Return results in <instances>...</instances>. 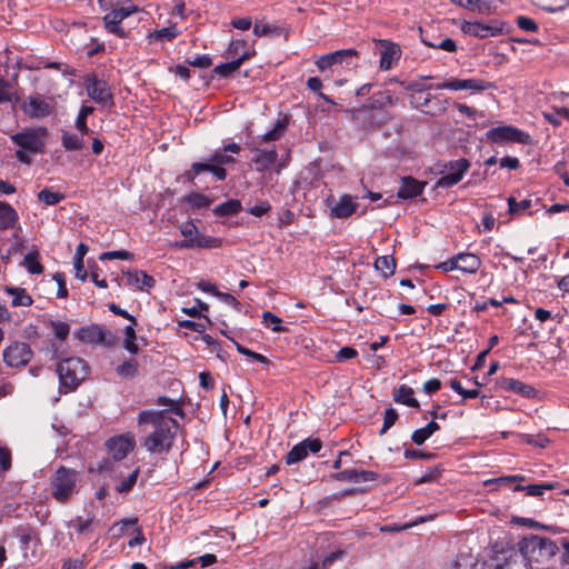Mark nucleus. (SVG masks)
Returning <instances> with one entry per match:
<instances>
[{"label": "nucleus", "instance_id": "obj_1", "mask_svg": "<svg viewBox=\"0 0 569 569\" xmlns=\"http://www.w3.org/2000/svg\"><path fill=\"white\" fill-rule=\"evenodd\" d=\"M138 423L153 427V431L142 441L149 453H168L171 450L179 422L170 416L169 410H142Z\"/></svg>", "mask_w": 569, "mask_h": 569}, {"label": "nucleus", "instance_id": "obj_2", "mask_svg": "<svg viewBox=\"0 0 569 569\" xmlns=\"http://www.w3.org/2000/svg\"><path fill=\"white\" fill-rule=\"evenodd\" d=\"M48 129L43 126L26 127L10 136L17 150L16 159L27 166L32 163V156L41 154L46 149Z\"/></svg>", "mask_w": 569, "mask_h": 569}, {"label": "nucleus", "instance_id": "obj_3", "mask_svg": "<svg viewBox=\"0 0 569 569\" xmlns=\"http://www.w3.org/2000/svg\"><path fill=\"white\" fill-rule=\"evenodd\" d=\"M241 148L238 143H228L222 149L216 150L211 154L209 162H193L191 169L186 173L188 180L192 181L201 172H211L218 181H223L227 178V171L223 166L234 162V158L227 153L238 154Z\"/></svg>", "mask_w": 569, "mask_h": 569}, {"label": "nucleus", "instance_id": "obj_4", "mask_svg": "<svg viewBox=\"0 0 569 569\" xmlns=\"http://www.w3.org/2000/svg\"><path fill=\"white\" fill-rule=\"evenodd\" d=\"M398 98L389 90L377 91L367 103L358 109V113H368L372 126H381L392 120L389 108L395 106Z\"/></svg>", "mask_w": 569, "mask_h": 569}, {"label": "nucleus", "instance_id": "obj_5", "mask_svg": "<svg viewBox=\"0 0 569 569\" xmlns=\"http://www.w3.org/2000/svg\"><path fill=\"white\" fill-rule=\"evenodd\" d=\"M520 555L530 565L532 562H543L552 558L558 547L550 538L541 537L538 535H529L523 537L518 543Z\"/></svg>", "mask_w": 569, "mask_h": 569}, {"label": "nucleus", "instance_id": "obj_6", "mask_svg": "<svg viewBox=\"0 0 569 569\" xmlns=\"http://www.w3.org/2000/svg\"><path fill=\"white\" fill-rule=\"evenodd\" d=\"M57 372L60 381V391L68 393L77 389L89 372L88 363L78 357H70L58 363Z\"/></svg>", "mask_w": 569, "mask_h": 569}, {"label": "nucleus", "instance_id": "obj_7", "mask_svg": "<svg viewBox=\"0 0 569 569\" xmlns=\"http://www.w3.org/2000/svg\"><path fill=\"white\" fill-rule=\"evenodd\" d=\"M78 472L64 466L59 467L51 477V496L60 503L68 502L78 492Z\"/></svg>", "mask_w": 569, "mask_h": 569}, {"label": "nucleus", "instance_id": "obj_8", "mask_svg": "<svg viewBox=\"0 0 569 569\" xmlns=\"http://www.w3.org/2000/svg\"><path fill=\"white\" fill-rule=\"evenodd\" d=\"M77 339L90 345H101L107 348L116 346L118 338L114 333L108 330L104 326L91 323L90 326L81 327L76 332Z\"/></svg>", "mask_w": 569, "mask_h": 569}, {"label": "nucleus", "instance_id": "obj_9", "mask_svg": "<svg viewBox=\"0 0 569 569\" xmlns=\"http://www.w3.org/2000/svg\"><path fill=\"white\" fill-rule=\"evenodd\" d=\"M139 7L128 6L117 9H111L108 13L102 17L103 28L108 33L114 34L118 38L126 39L129 36V31H126L121 22L133 13L139 12Z\"/></svg>", "mask_w": 569, "mask_h": 569}, {"label": "nucleus", "instance_id": "obj_10", "mask_svg": "<svg viewBox=\"0 0 569 569\" xmlns=\"http://www.w3.org/2000/svg\"><path fill=\"white\" fill-rule=\"evenodd\" d=\"M461 31L465 34H469L479 39H486L489 37H497L508 33L507 23L497 19L490 20L488 23H481L478 21H463L461 24Z\"/></svg>", "mask_w": 569, "mask_h": 569}, {"label": "nucleus", "instance_id": "obj_11", "mask_svg": "<svg viewBox=\"0 0 569 569\" xmlns=\"http://www.w3.org/2000/svg\"><path fill=\"white\" fill-rule=\"evenodd\" d=\"M487 140L503 144L508 142H517L521 144L531 143V137L528 132L513 126H498L486 132Z\"/></svg>", "mask_w": 569, "mask_h": 569}, {"label": "nucleus", "instance_id": "obj_12", "mask_svg": "<svg viewBox=\"0 0 569 569\" xmlns=\"http://www.w3.org/2000/svg\"><path fill=\"white\" fill-rule=\"evenodd\" d=\"M22 112L30 119H43L54 110L53 99L40 93L28 96L21 104Z\"/></svg>", "mask_w": 569, "mask_h": 569}, {"label": "nucleus", "instance_id": "obj_13", "mask_svg": "<svg viewBox=\"0 0 569 569\" xmlns=\"http://www.w3.org/2000/svg\"><path fill=\"white\" fill-rule=\"evenodd\" d=\"M470 168V162L466 158L449 161L445 164L446 172L437 180L438 188H451L458 184Z\"/></svg>", "mask_w": 569, "mask_h": 569}, {"label": "nucleus", "instance_id": "obj_14", "mask_svg": "<svg viewBox=\"0 0 569 569\" xmlns=\"http://www.w3.org/2000/svg\"><path fill=\"white\" fill-rule=\"evenodd\" d=\"M329 209V217L332 219H347L351 217L358 209L359 204L348 193H343L338 200L333 196H329L326 201Z\"/></svg>", "mask_w": 569, "mask_h": 569}, {"label": "nucleus", "instance_id": "obj_15", "mask_svg": "<svg viewBox=\"0 0 569 569\" xmlns=\"http://www.w3.org/2000/svg\"><path fill=\"white\" fill-rule=\"evenodd\" d=\"M358 58V51L356 49H341L323 56H320L316 60V66L319 71L323 72L337 64H343L350 67L355 64V60Z\"/></svg>", "mask_w": 569, "mask_h": 569}, {"label": "nucleus", "instance_id": "obj_16", "mask_svg": "<svg viewBox=\"0 0 569 569\" xmlns=\"http://www.w3.org/2000/svg\"><path fill=\"white\" fill-rule=\"evenodd\" d=\"M33 352L26 342L14 341L3 350V361L8 367L18 368L26 366Z\"/></svg>", "mask_w": 569, "mask_h": 569}, {"label": "nucleus", "instance_id": "obj_17", "mask_svg": "<svg viewBox=\"0 0 569 569\" xmlns=\"http://www.w3.org/2000/svg\"><path fill=\"white\" fill-rule=\"evenodd\" d=\"M495 88V84L492 82L482 80V79H450L448 81H445L442 83H439L435 87L437 90H470L471 92H482L489 89Z\"/></svg>", "mask_w": 569, "mask_h": 569}, {"label": "nucleus", "instance_id": "obj_18", "mask_svg": "<svg viewBox=\"0 0 569 569\" xmlns=\"http://www.w3.org/2000/svg\"><path fill=\"white\" fill-rule=\"evenodd\" d=\"M136 440L131 433L114 436L107 440L106 447L113 460L124 459L134 449Z\"/></svg>", "mask_w": 569, "mask_h": 569}, {"label": "nucleus", "instance_id": "obj_19", "mask_svg": "<svg viewBox=\"0 0 569 569\" xmlns=\"http://www.w3.org/2000/svg\"><path fill=\"white\" fill-rule=\"evenodd\" d=\"M84 87L88 96L97 103L112 104V93L104 80L98 79L94 74L88 76L84 79Z\"/></svg>", "mask_w": 569, "mask_h": 569}, {"label": "nucleus", "instance_id": "obj_20", "mask_svg": "<svg viewBox=\"0 0 569 569\" xmlns=\"http://www.w3.org/2000/svg\"><path fill=\"white\" fill-rule=\"evenodd\" d=\"M124 286L132 290L149 291L156 284L153 277L149 276L143 270H129L123 272Z\"/></svg>", "mask_w": 569, "mask_h": 569}, {"label": "nucleus", "instance_id": "obj_21", "mask_svg": "<svg viewBox=\"0 0 569 569\" xmlns=\"http://www.w3.org/2000/svg\"><path fill=\"white\" fill-rule=\"evenodd\" d=\"M496 383L499 389L513 392L527 399L535 398L538 393L532 386L515 378L500 377Z\"/></svg>", "mask_w": 569, "mask_h": 569}, {"label": "nucleus", "instance_id": "obj_22", "mask_svg": "<svg viewBox=\"0 0 569 569\" xmlns=\"http://www.w3.org/2000/svg\"><path fill=\"white\" fill-rule=\"evenodd\" d=\"M250 150L254 153L252 162L256 166V170L259 172L269 170L278 159V153L274 148L260 149L254 146H250Z\"/></svg>", "mask_w": 569, "mask_h": 569}, {"label": "nucleus", "instance_id": "obj_23", "mask_svg": "<svg viewBox=\"0 0 569 569\" xmlns=\"http://www.w3.org/2000/svg\"><path fill=\"white\" fill-rule=\"evenodd\" d=\"M221 244L222 240L220 238L206 236L203 233L196 234L194 239H183L176 243V246L180 249H214L221 247Z\"/></svg>", "mask_w": 569, "mask_h": 569}, {"label": "nucleus", "instance_id": "obj_24", "mask_svg": "<svg viewBox=\"0 0 569 569\" xmlns=\"http://www.w3.org/2000/svg\"><path fill=\"white\" fill-rule=\"evenodd\" d=\"M331 478L337 481H348L358 483L375 481L377 480L378 475L373 471L368 470L346 469L333 473Z\"/></svg>", "mask_w": 569, "mask_h": 569}, {"label": "nucleus", "instance_id": "obj_25", "mask_svg": "<svg viewBox=\"0 0 569 569\" xmlns=\"http://www.w3.org/2000/svg\"><path fill=\"white\" fill-rule=\"evenodd\" d=\"M248 43L242 39H233L230 41L228 49L226 50V58L230 61L240 59V66L249 60L256 51L253 49H248Z\"/></svg>", "mask_w": 569, "mask_h": 569}, {"label": "nucleus", "instance_id": "obj_26", "mask_svg": "<svg viewBox=\"0 0 569 569\" xmlns=\"http://www.w3.org/2000/svg\"><path fill=\"white\" fill-rule=\"evenodd\" d=\"M426 187V182H421L412 177L401 178L400 187L397 191V196L400 199H413L420 196Z\"/></svg>", "mask_w": 569, "mask_h": 569}, {"label": "nucleus", "instance_id": "obj_27", "mask_svg": "<svg viewBox=\"0 0 569 569\" xmlns=\"http://www.w3.org/2000/svg\"><path fill=\"white\" fill-rule=\"evenodd\" d=\"M380 44V69L386 71L391 69L392 64L399 59L400 50L395 43L388 40H381Z\"/></svg>", "mask_w": 569, "mask_h": 569}, {"label": "nucleus", "instance_id": "obj_28", "mask_svg": "<svg viewBox=\"0 0 569 569\" xmlns=\"http://www.w3.org/2000/svg\"><path fill=\"white\" fill-rule=\"evenodd\" d=\"M18 223L17 210L10 203L0 200V231L13 229Z\"/></svg>", "mask_w": 569, "mask_h": 569}, {"label": "nucleus", "instance_id": "obj_29", "mask_svg": "<svg viewBox=\"0 0 569 569\" xmlns=\"http://www.w3.org/2000/svg\"><path fill=\"white\" fill-rule=\"evenodd\" d=\"M459 263V270L465 273H476L481 267L480 258L475 253L459 252L456 254Z\"/></svg>", "mask_w": 569, "mask_h": 569}, {"label": "nucleus", "instance_id": "obj_30", "mask_svg": "<svg viewBox=\"0 0 569 569\" xmlns=\"http://www.w3.org/2000/svg\"><path fill=\"white\" fill-rule=\"evenodd\" d=\"M495 569H533L525 558L517 552H511L503 561H498Z\"/></svg>", "mask_w": 569, "mask_h": 569}, {"label": "nucleus", "instance_id": "obj_31", "mask_svg": "<svg viewBox=\"0 0 569 569\" xmlns=\"http://www.w3.org/2000/svg\"><path fill=\"white\" fill-rule=\"evenodd\" d=\"M413 389L407 385H400L393 391V400L411 408H419V401L413 397Z\"/></svg>", "mask_w": 569, "mask_h": 569}, {"label": "nucleus", "instance_id": "obj_32", "mask_svg": "<svg viewBox=\"0 0 569 569\" xmlns=\"http://www.w3.org/2000/svg\"><path fill=\"white\" fill-rule=\"evenodd\" d=\"M4 291L13 297L12 307H30L33 303L32 297L23 288L7 286Z\"/></svg>", "mask_w": 569, "mask_h": 569}, {"label": "nucleus", "instance_id": "obj_33", "mask_svg": "<svg viewBox=\"0 0 569 569\" xmlns=\"http://www.w3.org/2000/svg\"><path fill=\"white\" fill-rule=\"evenodd\" d=\"M287 124L284 120H277L274 127L271 130L261 136H258L256 140L252 141V143H268L277 141L283 136Z\"/></svg>", "mask_w": 569, "mask_h": 569}, {"label": "nucleus", "instance_id": "obj_34", "mask_svg": "<svg viewBox=\"0 0 569 569\" xmlns=\"http://www.w3.org/2000/svg\"><path fill=\"white\" fill-rule=\"evenodd\" d=\"M440 429V426L436 421H430L425 427L416 429L411 435V440L418 446H421L427 439H429L436 431Z\"/></svg>", "mask_w": 569, "mask_h": 569}, {"label": "nucleus", "instance_id": "obj_35", "mask_svg": "<svg viewBox=\"0 0 569 569\" xmlns=\"http://www.w3.org/2000/svg\"><path fill=\"white\" fill-rule=\"evenodd\" d=\"M241 202L238 199H230L213 208V213L218 217L234 216L241 210Z\"/></svg>", "mask_w": 569, "mask_h": 569}, {"label": "nucleus", "instance_id": "obj_36", "mask_svg": "<svg viewBox=\"0 0 569 569\" xmlns=\"http://www.w3.org/2000/svg\"><path fill=\"white\" fill-rule=\"evenodd\" d=\"M375 268L383 278L391 277L396 270V260L392 256H381L375 261Z\"/></svg>", "mask_w": 569, "mask_h": 569}, {"label": "nucleus", "instance_id": "obj_37", "mask_svg": "<svg viewBox=\"0 0 569 569\" xmlns=\"http://www.w3.org/2000/svg\"><path fill=\"white\" fill-rule=\"evenodd\" d=\"M542 116L550 124L559 127L562 123V120L569 121V109L552 108L549 111H543Z\"/></svg>", "mask_w": 569, "mask_h": 569}, {"label": "nucleus", "instance_id": "obj_38", "mask_svg": "<svg viewBox=\"0 0 569 569\" xmlns=\"http://www.w3.org/2000/svg\"><path fill=\"white\" fill-rule=\"evenodd\" d=\"M61 144L67 151H78L84 146L83 139L76 133L63 131L61 136Z\"/></svg>", "mask_w": 569, "mask_h": 569}, {"label": "nucleus", "instance_id": "obj_39", "mask_svg": "<svg viewBox=\"0 0 569 569\" xmlns=\"http://www.w3.org/2000/svg\"><path fill=\"white\" fill-rule=\"evenodd\" d=\"M116 372L120 378L132 379L138 375V361L136 359H129L118 365Z\"/></svg>", "mask_w": 569, "mask_h": 569}, {"label": "nucleus", "instance_id": "obj_40", "mask_svg": "<svg viewBox=\"0 0 569 569\" xmlns=\"http://www.w3.org/2000/svg\"><path fill=\"white\" fill-rule=\"evenodd\" d=\"M197 562H200L201 567L206 568V567H209V566L216 563L217 557L212 553H206V555L197 557L194 559L180 561L176 568L177 569H187V568L194 566Z\"/></svg>", "mask_w": 569, "mask_h": 569}, {"label": "nucleus", "instance_id": "obj_41", "mask_svg": "<svg viewBox=\"0 0 569 569\" xmlns=\"http://www.w3.org/2000/svg\"><path fill=\"white\" fill-rule=\"evenodd\" d=\"M179 36V31L176 26L164 27L161 29H157L153 32H151L148 37L150 41H171L176 39Z\"/></svg>", "mask_w": 569, "mask_h": 569}, {"label": "nucleus", "instance_id": "obj_42", "mask_svg": "<svg viewBox=\"0 0 569 569\" xmlns=\"http://www.w3.org/2000/svg\"><path fill=\"white\" fill-rule=\"evenodd\" d=\"M66 198L64 193L44 188L38 193L39 201L47 206H56Z\"/></svg>", "mask_w": 569, "mask_h": 569}, {"label": "nucleus", "instance_id": "obj_43", "mask_svg": "<svg viewBox=\"0 0 569 569\" xmlns=\"http://www.w3.org/2000/svg\"><path fill=\"white\" fill-rule=\"evenodd\" d=\"M422 42L429 48L439 49L447 52H456L458 49L456 41L451 38H445L440 40H428L423 38Z\"/></svg>", "mask_w": 569, "mask_h": 569}, {"label": "nucleus", "instance_id": "obj_44", "mask_svg": "<svg viewBox=\"0 0 569 569\" xmlns=\"http://www.w3.org/2000/svg\"><path fill=\"white\" fill-rule=\"evenodd\" d=\"M124 339H123V348L131 355H137L139 352V346L136 343L137 335L134 328L132 326H126L123 329Z\"/></svg>", "mask_w": 569, "mask_h": 569}, {"label": "nucleus", "instance_id": "obj_45", "mask_svg": "<svg viewBox=\"0 0 569 569\" xmlns=\"http://www.w3.org/2000/svg\"><path fill=\"white\" fill-rule=\"evenodd\" d=\"M93 110L94 109L92 107H88V106H82L81 109L79 110V113L76 119V128L82 136L88 134L90 131L89 127L87 124V118L90 114H92Z\"/></svg>", "mask_w": 569, "mask_h": 569}, {"label": "nucleus", "instance_id": "obj_46", "mask_svg": "<svg viewBox=\"0 0 569 569\" xmlns=\"http://www.w3.org/2000/svg\"><path fill=\"white\" fill-rule=\"evenodd\" d=\"M23 264L31 274H40L43 272V267L39 261V253L37 251L27 253L23 259Z\"/></svg>", "mask_w": 569, "mask_h": 569}, {"label": "nucleus", "instance_id": "obj_47", "mask_svg": "<svg viewBox=\"0 0 569 569\" xmlns=\"http://www.w3.org/2000/svg\"><path fill=\"white\" fill-rule=\"evenodd\" d=\"M555 488V483L545 482V483H535V485H528L526 487L518 486L517 490H526L528 496L531 497H540L542 496L547 490H551Z\"/></svg>", "mask_w": 569, "mask_h": 569}, {"label": "nucleus", "instance_id": "obj_48", "mask_svg": "<svg viewBox=\"0 0 569 569\" xmlns=\"http://www.w3.org/2000/svg\"><path fill=\"white\" fill-rule=\"evenodd\" d=\"M284 31L283 28L271 26L268 23H256L253 26V34L256 37H266V36H280Z\"/></svg>", "mask_w": 569, "mask_h": 569}, {"label": "nucleus", "instance_id": "obj_49", "mask_svg": "<svg viewBox=\"0 0 569 569\" xmlns=\"http://www.w3.org/2000/svg\"><path fill=\"white\" fill-rule=\"evenodd\" d=\"M307 457L306 448L303 447L302 441L295 445L292 449L287 453L286 463L295 465Z\"/></svg>", "mask_w": 569, "mask_h": 569}, {"label": "nucleus", "instance_id": "obj_50", "mask_svg": "<svg viewBox=\"0 0 569 569\" xmlns=\"http://www.w3.org/2000/svg\"><path fill=\"white\" fill-rule=\"evenodd\" d=\"M49 327L52 329L57 339L63 341L68 338L70 333V326L60 320H50Z\"/></svg>", "mask_w": 569, "mask_h": 569}, {"label": "nucleus", "instance_id": "obj_51", "mask_svg": "<svg viewBox=\"0 0 569 569\" xmlns=\"http://www.w3.org/2000/svg\"><path fill=\"white\" fill-rule=\"evenodd\" d=\"M508 207L509 212L511 214H521L525 213L531 207V200L523 199L517 201L513 197L508 198Z\"/></svg>", "mask_w": 569, "mask_h": 569}, {"label": "nucleus", "instance_id": "obj_52", "mask_svg": "<svg viewBox=\"0 0 569 569\" xmlns=\"http://www.w3.org/2000/svg\"><path fill=\"white\" fill-rule=\"evenodd\" d=\"M139 472L140 470L137 467L123 481L117 485L116 490L119 493H127L131 491L134 485L137 483Z\"/></svg>", "mask_w": 569, "mask_h": 569}, {"label": "nucleus", "instance_id": "obj_53", "mask_svg": "<svg viewBox=\"0 0 569 569\" xmlns=\"http://www.w3.org/2000/svg\"><path fill=\"white\" fill-rule=\"evenodd\" d=\"M240 59L221 63L213 69V72L220 77H229L240 68Z\"/></svg>", "mask_w": 569, "mask_h": 569}, {"label": "nucleus", "instance_id": "obj_54", "mask_svg": "<svg viewBox=\"0 0 569 569\" xmlns=\"http://www.w3.org/2000/svg\"><path fill=\"white\" fill-rule=\"evenodd\" d=\"M307 87L312 92L317 93L321 99H323L326 102L330 104H335V101L323 92H321L322 89V81L318 77H311L307 80Z\"/></svg>", "mask_w": 569, "mask_h": 569}, {"label": "nucleus", "instance_id": "obj_55", "mask_svg": "<svg viewBox=\"0 0 569 569\" xmlns=\"http://www.w3.org/2000/svg\"><path fill=\"white\" fill-rule=\"evenodd\" d=\"M187 202L192 208L202 209V208H208L211 203V200L209 199V197H207L202 193L192 192L187 197Z\"/></svg>", "mask_w": 569, "mask_h": 569}, {"label": "nucleus", "instance_id": "obj_56", "mask_svg": "<svg viewBox=\"0 0 569 569\" xmlns=\"http://www.w3.org/2000/svg\"><path fill=\"white\" fill-rule=\"evenodd\" d=\"M496 9L492 0H473L471 10L479 14H490Z\"/></svg>", "mask_w": 569, "mask_h": 569}, {"label": "nucleus", "instance_id": "obj_57", "mask_svg": "<svg viewBox=\"0 0 569 569\" xmlns=\"http://www.w3.org/2000/svg\"><path fill=\"white\" fill-rule=\"evenodd\" d=\"M398 417L399 416H398V412L396 409H393V408L386 409L385 415H383V425H382L381 430L379 431V435L380 436L385 435L396 423V421L398 420Z\"/></svg>", "mask_w": 569, "mask_h": 569}, {"label": "nucleus", "instance_id": "obj_58", "mask_svg": "<svg viewBox=\"0 0 569 569\" xmlns=\"http://www.w3.org/2000/svg\"><path fill=\"white\" fill-rule=\"evenodd\" d=\"M262 320L266 326L272 325L271 330L273 332H282L286 329L281 326L282 320L270 311L262 313Z\"/></svg>", "mask_w": 569, "mask_h": 569}, {"label": "nucleus", "instance_id": "obj_59", "mask_svg": "<svg viewBox=\"0 0 569 569\" xmlns=\"http://www.w3.org/2000/svg\"><path fill=\"white\" fill-rule=\"evenodd\" d=\"M234 346H236V349L239 353L246 356V357H249L253 360H256L257 362H260V363H263V365H267L269 363V360L267 357H264L263 355L261 353H258V352H254L248 348H246L244 346L238 343L237 341H233Z\"/></svg>", "mask_w": 569, "mask_h": 569}, {"label": "nucleus", "instance_id": "obj_60", "mask_svg": "<svg viewBox=\"0 0 569 569\" xmlns=\"http://www.w3.org/2000/svg\"><path fill=\"white\" fill-rule=\"evenodd\" d=\"M516 24L523 31H529V32H536L538 31L539 27L537 24V22L527 17V16H518L516 18Z\"/></svg>", "mask_w": 569, "mask_h": 569}, {"label": "nucleus", "instance_id": "obj_61", "mask_svg": "<svg viewBox=\"0 0 569 569\" xmlns=\"http://www.w3.org/2000/svg\"><path fill=\"white\" fill-rule=\"evenodd\" d=\"M406 459L409 460H431L435 458V453L425 452L418 449H406L403 453Z\"/></svg>", "mask_w": 569, "mask_h": 569}, {"label": "nucleus", "instance_id": "obj_62", "mask_svg": "<svg viewBox=\"0 0 569 569\" xmlns=\"http://www.w3.org/2000/svg\"><path fill=\"white\" fill-rule=\"evenodd\" d=\"M271 210V204L267 200H262L257 204L249 207L247 212L254 217H262Z\"/></svg>", "mask_w": 569, "mask_h": 569}, {"label": "nucleus", "instance_id": "obj_63", "mask_svg": "<svg viewBox=\"0 0 569 569\" xmlns=\"http://www.w3.org/2000/svg\"><path fill=\"white\" fill-rule=\"evenodd\" d=\"M132 258V253L127 250H114V251H107L100 254V260H112V259H120V260H129Z\"/></svg>", "mask_w": 569, "mask_h": 569}, {"label": "nucleus", "instance_id": "obj_64", "mask_svg": "<svg viewBox=\"0 0 569 569\" xmlns=\"http://www.w3.org/2000/svg\"><path fill=\"white\" fill-rule=\"evenodd\" d=\"M188 64L192 67H198L201 69H207L212 64V60L209 54L197 56L193 59H188Z\"/></svg>", "mask_w": 569, "mask_h": 569}]
</instances>
